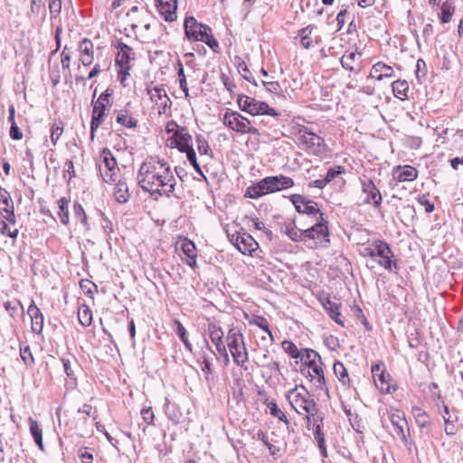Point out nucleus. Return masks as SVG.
Listing matches in <instances>:
<instances>
[{
  "label": "nucleus",
  "instance_id": "1",
  "mask_svg": "<svg viewBox=\"0 0 463 463\" xmlns=\"http://www.w3.org/2000/svg\"><path fill=\"white\" fill-rule=\"evenodd\" d=\"M137 179L140 188L152 196L170 197L176 185V179L169 163L158 156H148L142 162Z\"/></svg>",
  "mask_w": 463,
  "mask_h": 463
},
{
  "label": "nucleus",
  "instance_id": "2",
  "mask_svg": "<svg viewBox=\"0 0 463 463\" xmlns=\"http://www.w3.org/2000/svg\"><path fill=\"white\" fill-rule=\"evenodd\" d=\"M286 399L291 409L298 415L304 416L307 421H310L311 418L314 420V417L318 415L317 404L304 385H296L288 390L286 393Z\"/></svg>",
  "mask_w": 463,
  "mask_h": 463
},
{
  "label": "nucleus",
  "instance_id": "3",
  "mask_svg": "<svg viewBox=\"0 0 463 463\" xmlns=\"http://www.w3.org/2000/svg\"><path fill=\"white\" fill-rule=\"evenodd\" d=\"M294 180L287 175H279L276 176H267L257 184L249 186L245 196L257 199L267 194L282 191L294 186Z\"/></svg>",
  "mask_w": 463,
  "mask_h": 463
},
{
  "label": "nucleus",
  "instance_id": "4",
  "mask_svg": "<svg viewBox=\"0 0 463 463\" xmlns=\"http://www.w3.org/2000/svg\"><path fill=\"white\" fill-rule=\"evenodd\" d=\"M184 33L190 42H203L215 53L220 52V45L213 36L212 28L199 23L194 16H187L184 23Z\"/></svg>",
  "mask_w": 463,
  "mask_h": 463
},
{
  "label": "nucleus",
  "instance_id": "5",
  "mask_svg": "<svg viewBox=\"0 0 463 463\" xmlns=\"http://www.w3.org/2000/svg\"><path fill=\"white\" fill-rule=\"evenodd\" d=\"M307 354L304 358V362L300 364V373L310 381H316L317 388L325 390L328 392L326 386V381L325 377V372L323 369L324 363L320 354L312 348L308 351H305Z\"/></svg>",
  "mask_w": 463,
  "mask_h": 463
},
{
  "label": "nucleus",
  "instance_id": "6",
  "mask_svg": "<svg viewBox=\"0 0 463 463\" xmlns=\"http://www.w3.org/2000/svg\"><path fill=\"white\" fill-rule=\"evenodd\" d=\"M226 342L233 363L243 370H247L249 353L241 329L235 326L231 327L226 335Z\"/></svg>",
  "mask_w": 463,
  "mask_h": 463
},
{
  "label": "nucleus",
  "instance_id": "7",
  "mask_svg": "<svg viewBox=\"0 0 463 463\" xmlns=\"http://www.w3.org/2000/svg\"><path fill=\"white\" fill-rule=\"evenodd\" d=\"M329 236L328 221L325 218L324 213H320L317 222L304 230V243L307 244L310 248L326 246L330 241Z\"/></svg>",
  "mask_w": 463,
  "mask_h": 463
},
{
  "label": "nucleus",
  "instance_id": "8",
  "mask_svg": "<svg viewBox=\"0 0 463 463\" xmlns=\"http://www.w3.org/2000/svg\"><path fill=\"white\" fill-rule=\"evenodd\" d=\"M298 145L309 154L318 156L324 151V138L310 131L308 128L298 125L294 128Z\"/></svg>",
  "mask_w": 463,
  "mask_h": 463
},
{
  "label": "nucleus",
  "instance_id": "9",
  "mask_svg": "<svg viewBox=\"0 0 463 463\" xmlns=\"http://www.w3.org/2000/svg\"><path fill=\"white\" fill-rule=\"evenodd\" d=\"M237 104L241 110L250 114L251 116L268 115L279 119L280 113L274 108L269 106L265 101H260L255 98L241 94L237 98Z\"/></svg>",
  "mask_w": 463,
  "mask_h": 463
},
{
  "label": "nucleus",
  "instance_id": "10",
  "mask_svg": "<svg viewBox=\"0 0 463 463\" xmlns=\"http://www.w3.org/2000/svg\"><path fill=\"white\" fill-rule=\"evenodd\" d=\"M222 123L229 129L241 135H260V130L251 124L250 120L238 111L227 109L223 114Z\"/></svg>",
  "mask_w": 463,
  "mask_h": 463
},
{
  "label": "nucleus",
  "instance_id": "11",
  "mask_svg": "<svg viewBox=\"0 0 463 463\" xmlns=\"http://www.w3.org/2000/svg\"><path fill=\"white\" fill-rule=\"evenodd\" d=\"M97 165L104 182L112 184L119 177L117 160L109 148L105 147L100 151Z\"/></svg>",
  "mask_w": 463,
  "mask_h": 463
},
{
  "label": "nucleus",
  "instance_id": "12",
  "mask_svg": "<svg viewBox=\"0 0 463 463\" xmlns=\"http://www.w3.org/2000/svg\"><path fill=\"white\" fill-rule=\"evenodd\" d=\"M145 91L150 101L157 107L160 115L167 114L170 111L172 101L163 84H155L153 81H149L146 83Z\"/></svg>",
  "mask_w": 463,
  "mask_h": 463
},
{
  "label": "nucleus",
  "instance_id": "13",
  "mask_svg": "<svg viewBox=\"0 0 463 463\" xmlns=\"http://www.w3.org/2000/svg\"><path fill=\"white\" fill-rule=\"evenodd\" d=\"M374 250V260L380 267L389 272L399 269L398 260L388 242L376 239Z\"/></svg>",
  "mask_w": 463,
  "mask_h": 463
},
{
  "label": "nucleus",
  "instance_id": "14",
  "mask_svg": "<svg viewBox=\"0 0 463 463\" xmlns=\"http://www.w3.org/2000/svg\"><path fill=\"white\" fill-rule=\"evenodd\" d=\"M389 419L393 427L394 435L397 436L405 446H408L409 440L406 430L409 431V428L404 411L401 410H392L390 411Z\"/></svg>",
  "mask_w": 463,
  "mask_h": 463
},
{
  "label": "nucleus",
  "instance_id": "15",
  "mask_svg": "<svg viewBox=\"0 0 463 463\" xmlns=\"http://www.w3.org/2000/svg\"><path fill=\"white\" fill-rule=\"evenodd\" d=\"M372 373L374 384L381 392L391 393L396 390V388L391 384V375L385 372L383 364L372 365Z\"/></svg>",
  "mask_w": 463,
  "mask_h": 463
},
{
  "label": "nucleus",
  "instance_id": "16",
  "mask_svg": "<svg viewBox=\"0 0 463 463\" xmlns=\"http://www.w3.org/2000/svg\"><path fill=\"white\" fill-rule=\"evenodd\" d=\"M231 241L242 254L251 255L259 247L254 238L245 232H237L232 234Z\"/></svg>",
  "mask_w": 463,
  "mask_h": 463
},
{
  "label": "nucleus",
  "instance_id": "17",
  "mask_svg": "<svg viewBox=\"0 0 463 463\" xmlns=\"http://www.w3.org/2000/svg\"><path fill=\"white\" fill-rule=\"evenodd\" d=\"M289 200L294 204L296 211L299 213L310 216H316L317 214L320 216V213H323L318 208L317 203L307 200L301 194H292Z\"/></svg>",
  "mask_w": 463,
  "mask_h": 463
},
{
  "label": "nucleus",
  "instance_id": "18",
  "mask_svg": "<svg viewBox=\"0 0 463 463\" xmlns=\"http://www.w3.org/2000/svg\"><path fill=\"white\" fill-rule=\"evenodd\" d=\"M167 146L171 148H177L182 153H188L193 148L192 136L186 128H182L181 130L175 133V136H171L167 139Z\"/></svg>",
  "mask_w": 463,
  "mask_h": 463
},
{
  "label": "nucleus",
  "instance_id": "19",
  "mask_svg": "<svg viewBox=\"0 0 463 463\" xmlns=\"http://www.w3.org/2000/svg\"><path fill=\"white\" fill-rule=\"evenodd\" d=\"M362 191L366 194L364 203L367 204H373L374 208H380L382 204V194L379 189L374 184L373 181L370 178L360 179Z\"/></svg>",
  "mask_w": 463,
  "mask_h": 463
},
{
  "label": "nucleus",
  "instance_id": "20",
  "mask_svg": "<svg viewBox=\"0 0 463 463\" xmlns=\"http://www.w3.org/2000/svg\"><path fill=\"white\" fill-rule=\"evenodd\" d=\"M310 426H312V430L314 432V439L317 443V447L319 449V451L323 458H327V449L326 446V440H325V434L322 430L323 428V418L319 415H317L314 417V420L312 418L310 419V421H307V428L310 429Z\"/></svg>",
  "mask_w": 463,
  "mask_h": 463
},
{
  "label": "nucleus",
  "instance_id": "21",
  "mask_svg": "<svg viewBox=\"0 0 463 463\" xmlns=\"http://www.w3.org/2000/svg\"><path fill=\"white\" fill-rule=\"evenodd\" d=\"M118 53L116 55V65L119 68L131 70V61L135 60V52L125 43L118 41L116 44Z\"/></svg>",
  "mask_w": 463,
  "mask_h": 463
},
{
  "label": "nucleus",
  "instance_id": "22",
  "mask_svg": "<svg viewBox=\"0 0 463 463\" xmlns=\"http://www.w3.org/2000/svg\"><path fill=\"white\" fill-rule=\"evenodd\" d=\"M79 61L84 67H89L94 61V45L91 40L83 38L78 44Z\"/></svg>",
  "mask_w": 463,
  "mask_h": 463
},
{
  "label": "nucleus",
  "instance_id": "23",
  "mask_svg": "<svg viewBox=\"0 0 463 463\" xmlns=\"http://www.w3.org/2000/svg\"><path fill=\"white\" fill-rule=\"evenodd\" d=\"M156 10L166 22H174L177 18V0H156Z\"/></svg>",
  "mask_w": 463,
  "mask_h": 463
},
{
  "label": "nucleus",
  "instance_id": "24",
  "mask_svg": "<svg viewBox=\"0 0 463 463\" xmlns=\"http://www.w3.org/2000/svg\"><path fill=\"white\" fill-rule=\"evenodd\" d=\"M317 29V25L308 24L298 31V37L299 38L300 44L304 49H309L320 43L321 39L319 36H312L313 32Z\"/></svg>",
  "mask_w": 463,
  "mask_h": 463
},
{
  "label": "nucleus",
  "instance_id": "25",
  "mask_svg": "<svg viewBox=\"0 0 463 463\" xmlns=\"http://www.w3.org/2000/svg\"><path fill=\"white\" fill-rule=\"evenodd\" d=\"M27 314L31 318V328L34 334L40 335L43 329V315L40 308L32 300L28 307Z\"/></svg>",
  "mask_w": 463,
  "mask_h": 463
},
{
  "label": "nucleus",
  "instance_id": "26",
  "mask_svg": "<svg viewBox=\"0 0 463 463\" xmlns=\"http://www.w3.org/2000/svg\"><path fill=\"white\" fill-rule=\"evenodd\" d=\"M394 76V70L392 66L387 65L383 61H378L372 66L368 78L382 80L385 78H392Z\"/></svg>",
  "mask_w": 463,
  "mask_h": 463
},
{
  "label": "nucleus",
  "instance_id": "27",
  "mask_svg": "<svg viewBox=\"0 0 463 463\" xmlns=\"http://www.w3.org/2000/svg\"><path fill=\"white\" fill-rule=\"evenodd\" d=\"M394 179L400 183L411 182L418 178V170L411 165H398L393 170Z\"/></svg>",
  "mask_w": 463,
  "mask_h": 463
},
{
  "label": "nucleus",
  "instance_id": "28",
  "mask_svg": "<svg viewBox=\"0 0 463 463\" xmlns=\"http://www.w3.org/2000/svg\"><path fill=\"white\" fill-rule=\"evenodd\" d=\"M357 50L358 48L356 47L354 51L345 52L340 59L341 65L345 70L354 72L356 74L361 71V68L356 66V61L358 60L357 55H362V53L358 52Z\"/></svg>",
  "mask_w": 463,
  "mask_h": 463
},
{
  "label": "nucleus",
  "instance_id": "29",
  "mask_svg": "<svg viewBox=\"0 0 463 463\" xmlns=\"http://www.w3.org/2000/svg\"><path fill=\"white\" fill-rule=\"evenodd\" d=\"M106 108L93 104V110L90 121V140L95 138V133L99 127L103 123Z\"/></svg>",
  "mask_w": 463,
  "mask_h": 463
},
{
  "label": "nucleus",
  "instance_id": "30",
  "mask_svg": "<svg viewBox=\"0 0 463 463\" xmlns=\"http://www.w3.org/2000/svg\"><path fill=\"white\" fill-rule=\"evenodd\" d=\"M181 250L184 253V255L186 257L185 262L188 266H190L192 269H195L197 267L196 263V247L194 243L192 241H189L185 239L182 245Z\"/></svg>",
  "mask_w": 463,
  "mask_h": 463
},
{
  "label": "nucleus",
  "instance_id": "31",
  "mask_svg": "<svg viewBox=\"0 0 463 463\" xmlns=\"http://www.w3.org/2000/svg\"><path fill=\"white\" fill-rule=\"evenodd\" d=\"M115 184L116 186L113 192L115 200L119 203H127L130 198V193L126 180L118 177Z\"/></svg>",
  "mask_w": 463,
  "mask_h": 463
},
{
  "label": "nucleus",
  "instance_id": "32",
  "mask_svg": "<svg viewBox=\"0 0 463 463\" xmlns=\"http://www.w3.org/2000/svg\"><path fill=\"white\" fill-rule=\"evenodd\" d=\"M263 404H265L266 407L269 410V413L272 417L283 422L287 426V428L289 427V420L288 419L286 413L278 406L277 402L274 400L266 398L263 401Z\"/></svg>",
  "mask_w": 463,
  "mask_h": 463
},
{
  "label": "nucleus",
  "instance_id": "33",
  "mask_svg": "<svg viewBox=\"0 0 463 463\" xmlns=\"http://www.w3.org/2000/svg\"><path fill=\"white\" fill-rule=\"evenodd\" d=\"M392 93L395 98L400 100H406L409 99L410 87L405 80H397L392 83Z\"/></svg>",
  "mask_w": 463,
  "mask_h": 463
},
{
  "label": "nucleus",
  "instance_id": "34",
  "mask_svg": "<svg viewBox=\"0 0 463 463\" xmlns=\"http://www.w3.org/2000/svg\"><path fill=\"white\" fill-rule=\"evenodd\" d=\"M284 232L295 242H304V230L298 229L295 222H288L284 224Z\"/></svg>",
  "mask_w": 463,
  "mask_h": 463
},
{
  "label": "nucleus",
  "instance_id": "35",
  "mask_svg": "<svg viewBox=\"0 0 463 463\" xmlns=\"http://www.w3.org/2000/svg\"><path fill=\"white\" fill-rule=\"evenodd\" d=\"M341 307L340 303L332 301L327 299L326 303H324V307L330 316V317L338 325L344 326V320L342 319L341 313L339 312V308Z\"/></svg>",
  "mask_w": 463,
  "mask_h": 463
},
{
  "label": "nucleus",
  "instance_id": "36",
  "mask_svg": "<svg viewBox=\"0 0 463 463\" xmlns=\"http://www.w3.org/2000/svg\"><path fill=\"white\" fill-rule=\"evenodd\" d=\"M29 429L31 435L33 438L34 442L37 444L38 448L41 450H44L43 442V430L38 423V421L32 417L28 419Z\"/></svg>",
  "mask_w": 463,
  "mask_h": 463
},
{
  "label": "nucleus",
  "instance_id": "37",
  "mask_svg": "<svg viewBox=\"0 0 463 463\" xmlns=\"http://www.w3.org/2000/svg\"><path fill=\"white\" fill-rule=\"evenodd\" d=\"M70 200L66 197H61L58 200V212L57 214L61 222L67 226L70 223V212H69Z\"/></svg>",
  "mask_w": 463,
  "mask_h": 463
},
{
  "label": "nucleus",
  "instance_id": "38",
  "mask_svg": "<svg viewBox=\"0 0 463 463\" xmlns=\"http://www.w3.org/2000/svg\"><path fill=\"white\" fill-rule=\"evenodd\" d=\"M207 330L210 339L214 345H220V343H223L224 333L218 324L210 322Z\"/></svg>",
  "mask_w": 463,
  "mask_h": 463
},
{
  "label": "nucleus",
  "instance_id": "39",
  "mask_svg": "<svg viewBox=\"0 0 463 463\" xmlns=\"http://www.w3.org/2000/svg\"><path fill=\"white\" fill-rule=\"evenodd\" d=\"M173 323L175 325V334L178 335L180 340L183 342L185 349L187 351H189L190 353H192L193 352V345H192V344L190 343V341L188 339V334H187V331H186L185 327L183 326V324L178 319H175L173 321Z\"/></svg>",
  "mask_w": 463,
  "mask_h": 463
},
{
  "label": "nucleus",
  "instance_id": "40",
  "mask_svg": "<svg viewBox=\"0 0 463 463\" xmlns=\"http://www.w3.org/2000/svg\"><path fill=\"white\" fill-rule=\"evenodd\" d=\"M333 370L339 382L345 387H350V378L348 375L347 369L345 368L344 364L339 361L335 362L333 365Z\"/></svg>",
  "mask_w": 463,
  "mask_h": 463
},
{
  "label": "nucleus",
  "instance_id": "41",
  "mask_svg": "<svg viewBox=\"0 0 463 463\" xmlns=\"http://www.w3.org/2000/svg\"><path fill=\"white\" fill-rule=\"evenodd\" d=\"M413 415L418 427L421 430L426 429L427 431H429V429L431 425V420L429 414L420 408H414Z\"/></svg>",
  "mask_w": 463,
  "mask_h": 463
},
{
  "label": "nucleus",
  "instance_id": "42",
  "mask_svg": "<svg viewBox=\"0 0 463 463\" xmlns=\"http://www.w3.org/2000/svg\"><path fill=\"white\" fill-rule=\"evenodd\" d=\"M78 320L83 326H89L92 323V312L87 305H80L78 308Z\"/></svg>",
  "mask_w": 463,
  "mask_h": 463
},
{
  "label": "nucleus",
  "instance_id": "43",
  "mask_svg": "<svg viewBox=\"0 0 463 463\" xmlns=\"http://www.w3.org/2000/svg\"><path fill=\"white\" fill-rule=\"evenodd\" d=\"M117 122L128 128H135L137 123V119L131 117L127 110L118 111Z\"/></svg>",
  "mask_w": 463,
  "mask_h": 463
},
{
  "label": "nucleus",
  "instance_id": "44",
  "mask_svg": "<svg viewBox=\"0 0 463 463\" xmlns=\"http://www.w3.org/2000/svg\"><path fill=\"white\" fill-rule=\"evenodd\" d=\"M175 68L177 71V75H178V79H179V87L184 92L185 97H188L189 90L187 87L186 77L184 74L183 63L179 59L177 60Z\"/></svg>",
  "mask_w": 463,
  "mask_h": 463
},
{
  "label": "nucleus",
  "instance_id": "45",
  "mask_svg": "<svg viewBox=\"0 0 463 463\" xmlns=\"http://www.w3.org/2000/svg\"><path fill=\"white\" fill-rule=\"evenodd\" d=\"M73 213L76 221L80 222L87 230H89L87 214L79 202H74L73 203Z\"/></svg>",
  "mask_w": 463,
  "mask_h": 463
},
{
  "label": "nucleus",
  "instance_id": "46",
  "mask_svg": "<svg viewBox=\"0 0 463 463\" xmlns=\"http://www.w3.org/2000/svg\"><path fill=\"white\" fill-rule=\"evenodd\" d=\"M4 307L12 317H15L19 314H24V307L17 299L5 302Z\"/></svg>",
  "mask_w": 463,
  "mask_h": 463
},
{
  "label": "nucleus",
  "instance_id": "47",
  "mask_svg": "<svg viewBox=\"0 0 463 463\" xmlns=\"http://www.w3.org/2000/svg\"><path fill=\"white\" fill-rule=\"evenodd\" d=\"M249 323L250 325H255L260 328L263 329L269 335L270 342H274V336L269 329V322L264 317L255 316L251 320L249 321Z\"/></svg>",
  "mask_w": 463,
  "mask_h": 463
},
{
  "label": "nucleus",
  "instance_id": "48",
  "mask_svg": "<svg viewBox=\"0 0 463 463\" xmlns=\"http://www.w3.org/2000/svg\"><path fill=\"white\" fill-rule=\"evenodd\" d=\"M201 370L204 374L205 380L210 382L213 380V369L211 359L207 355H203L200 361Z\"/></svg>",
  "mask_w": 463,
  "mask_h": 463
},
{
  "label": "nucleus",
  "instance_id": "49",
  "mask_svg": "<svg viewBox=\"0 0 463 463\" xmlns=\"http://www.w3.org/2000/svg\"><path fill=\"white\" fill-rule=\"evenodd\" d=\"M454 10L455 8L451 3L449 1L444 2L440 6L441 13L439 18L441 23L447 24L450 22Z\"/></svg>",
  "mask_w": 463,
  "mask_h": 463
},
{
  "label": "nucleus",
  "instance_id": "50",
  "mask_svg": "<svg viewBox=\"0 0 463 463\" xmlns=\"http://www.w3.org/2000/svg\"><path fill=\"white\" fill-rule=\"evenodd\" d=\"M140 413H141V416H142V420L146 423V425L142 427V432L144 434H146V427L150 426V425H154L155 413H154V411H153L152 407H150V406L144 407L141 410Z\"/></svg>",
  "mask_w": 463,
  "mask_h": 463
},
{
  "label": "nucleus",
  "instance_id": "51",
  "mask_svg": "<svg viewBox=\"0 0 463 463\" xmlns=\"http://www.w3.org/2000/svg\"><path fill=\"white\" fill-rule=\"evenodd\" d=\"M48 8L50 12V18L52 23L56 21L61 11V0H48Z\"/></svg>",
  "mask_w": 463,
  "mask_h": 463
},
{
  "label": "nucleus",
  "instance_id": "52",
  "mask_svg": "<svg viewBox=\"0 0 463 463\" xmlns=\"http://www.w3.org/2000/svg\"><path fill=\"white\" fill-rule=\"evenodd\" d=\"M237 60H238L237 68H238V71L242 74V77L247 81L257 86V82H256L255 79L251 76V73H250L246 62L240 57H237Z\"/></svg>",
  "mask_w": 463,
  "mask_h": 463
},
{
  "label": "nucleus",
  "instance_id": "53",
  "mask_svg": "<svg viewBox=\"0 0 463 463\" xmlns=\"http://www.w3.org/2000/svg\"><path fill=\"white\" fill-rule=\"evenodd\" d=\"M64 124L61 120L55 121L51 128V140L55 146L63 133Z\"/></svg>",
  "mask_w": 463,
  "mask_h": 463
},
{
  "label": "nucleus",
  "instance_id": "54",
  "mask_svg": "<svg viewBox=\"0 0 463 463\" xmlns=\"http://www.w3.org/2000/svg\"><path fill=\"white\" fill-rule=\"evenodd\" d=\"M444 421H445V432L447 435L452 436L455 435L458 430L459 427L458 424H456L457 417L455 419H452L451 415H449L448 417L446 415H442Z\"/></svg>",
  "mask_w": 463,
  "mask_h": 463
},
{
  "label": "nucleus",
  "instance_id": "55",
  "mask_svg": "<svg viewBox=\"0 0 463 463\" xmlns=\"http://www.w3.org/2000/svg\"><path fill=\"white\" fill-rule=\"evenodd\" d=\"M262 85L265 87V89L268 92H269L271 94L278 95V96L284 97L281 85L279 84V81L265 80H262Z\"/></svg>",
  "mask_w": 463,
  "mask_h": 463
},
{
  "label": "nucleus",
  "instance_id": "56",
  "mask_svg": "<svg viewBox=\"0 0 463 463\" xmlns=\"http://www.w3.org/2000/svg\"><path fill=\"white\" fill-rule=\"evenodd\" d=\"M13 205L9 193L5 188L0 187V214H3L4 211Z\"/></svg>",
  "mask_w": 463,
  "mask_h": 463
},
{
  "label": "nucleus",
  "instance_id": "57",
  "mask_svg": "<svg viewBox=\"0 0 463 463\" xmlns=\"http://www.w3.org/2000/svg\"><path fill=\"white\" fill-rule=\"evenodd\" d=\"M20 356L26 366L32 367L34 364V358L29 345L20 346Z\"/></svg>",
  "mask_w": 463,
  "mask_h": 463
},
{
  "label": "nucleus",
  "instance_id": "58",
  "mask_svg": "<svg viewBox=\"0 0 463 463\" xmlns=\"http://www.w3.org/2000/svg\"><path fill=\"white\" fill-rule=\"evenodd\" d=\"M149 14L146 10H143L141 12V16L139 19H137L135 23L131 24L132 29H136L138 27L143 28L145 31H148L151 27L149 23H146V19L149 18Z\"/></svg>",
  "mask_w": 463,
  "mask_h": 463
},
{
  "label": "nucleus",
  "instance_id": "59",
  "mask_svg": "<svg viewBox=\"0 0 463 463\" xmlns=\"http://www.w3.org/2000/svg\"><path fill=\"white\" fill-rule=\"evenodd\" d=\"M281 347L283 351L291 358L295 355H298V351L300 348L297 346L295 343L290 340H284L281 343Z\"/></svg>",
  "mask_w": 463,
  "mask_h": 463
},
{
  "label": "nucleus",
  "instance_id": "60",
  "mask_svg": "<svg viewBox=\"0 0 463 463\" xmlns=\"http://www.w3.org/2000/svg\"><path fill=\"white\" fill-rule=\"evenodd\" d=\"M349 15L348 5H342L339 13L336 15L337 31L342 30L346 23V16Z\"/></svg>",
  "mask_w": 463,
  "mask_h": 463
},
{
  "label": "nucleus",
  "instance_id": "61",
  "mask_svg": "<svg viewBox=\"0 0 463 463\" xmlns=\"http://www.w3.org/2000/svg\"><path fill=\"white\" fill-rule=\"evenodd\" d=\"M196 145L197 150L201 155H208L211 152L207 140L202 135H197Z\"/></svg>",
  "mask_w": 463,
  "mask_h": 463
},
{
  "label": "nucleus",
  "instance_id": "62",
  "mask_svg": "<svg viewBox=\"0 0 463 463\" xmlns=\"http://www.w3.org/2000/svg\"><path fill=\"white\" fill-rule=\"evenodd\" d=\"M343 173H345V168L341 165H337V166L328 169L326 176L324 177L326 180V183L329 184L335 177H337L338 175H340Z\"/></svg>",
  "mask_w": 463,
  "mask_h": 463
},
{
  "label": "nucleus",
  "instance_id": "63",
  "mask_svg": "<svg viewBox=\"0 0 463 463\" xmlns=\"http://www.w3.org/2000/svg\"><path fill=\"white\" fill-rule=\"evenodd\" d=\"M417 202L424 207L426 213H430L434 211V204L429 200L428 194H420Z\"/></svg>",
  "mask_w": 463,
  "mask_h": 463
},
{
  "label": "nucleus",
  "instance_id": "64",
  "mask_svg": "<svg viewBox=\"0 0 463 463\" xmlns=\"http://www.w3.org/2000/svg\"><path fill=\"white\" fill-rule=\"evenodd\" d=\"M374 247H375V240H373L372 241H369L367 244L363 245V248L361 250V255L363 257H369L373 260H374Z\"/></svg>",
  "mask_w": 463,
  "mask_h": 463
}]
</instances>
